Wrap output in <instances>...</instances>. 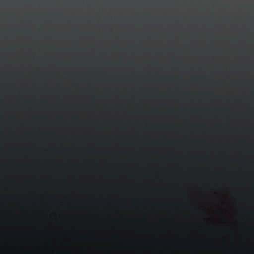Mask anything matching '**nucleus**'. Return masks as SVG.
Listing matches in <instances>:
<instances>
[{"mask_svg": "<svg viewBox=\"0 0 254 254\" xmlns=\"http://www.w3.org/2000/svg\"><path fill=\"white\" fill-rule=\"evenodd\" d=\"M72 0H57L53 3V5L56 7L66 9L70 7L72 4Z\"/></svg>", "mask_w": 254, "mask_h": 254, "instance_id": "1", "label": "nucleus"}, {"mask_svg": "<svg viewBox=\"0 0 254 254\" xmlns=\"http://www.w3.org/2000/svg\"><path fill=\"white\" fill-rule=\"evenodd\" d=\"M108 5H112L115 6H121V5H122V3L121 2H118V1H114V2H113L112 3V4H111V3H110L109 2H108Z\"/></svg>", "mask_w": 254, "mask_h": 254, "instance_id": "2", "label": "nucleus"}, {"mask_svg": "<svg viewBox=\"0 0 254 254\" xmlns=\"http://www.w3.org/2000/svg\"><path fill=\"white\" fill-rule=\"evenodd\" d=\"M98 3V0H91V1H89V4L92 6L97 5Z\"/></svg>", "mask_w": 254, "mask_h": 254, "instance_id": "3", "label": "nucleus"}, {"mask_svg": "<svg viewBox=\"0 0 254 254\" xmlns=\"http://www.w3.org/2000/svg\"><path fill=\"white\" fill-rule=\"evenodd\" d=\"M79 10V0H76V12L77 15L75 16H79V15L78 14V12Z\"/></svg>", "mask_w": 254, "mask_h": 254, "instance_id": "4", "label": "nucleus"}, {"mask_svg": "<svg viewBox=\"0 0 254 254\" xmlns=\"http://www.w3.org/2000/svg\"><path fill=\"white\" fill-rule=\"evenodd\" d=\"M84 16L83 14V12L81 8V0H80V16Z\"/></svg>", "mask_w": 254, "mask_h": 254, "instance_id": "5", "label": "nucleus"}, {"mask_svg": "<svg viewBox=\"0 0 254 254\" xmlns=\"http://www.w3.org/2000/svg\"><path fill=\"white\" fill-rule=\"evenodd\" d=\"M96 16H99V15H96ZM109 16H110V15H109ZM164 16H166V15H164Z\"/></svg>", "mask_w": 254, "mask_h": 254, "instance_id": "6", "label": "nucleus"}]
</instances>
